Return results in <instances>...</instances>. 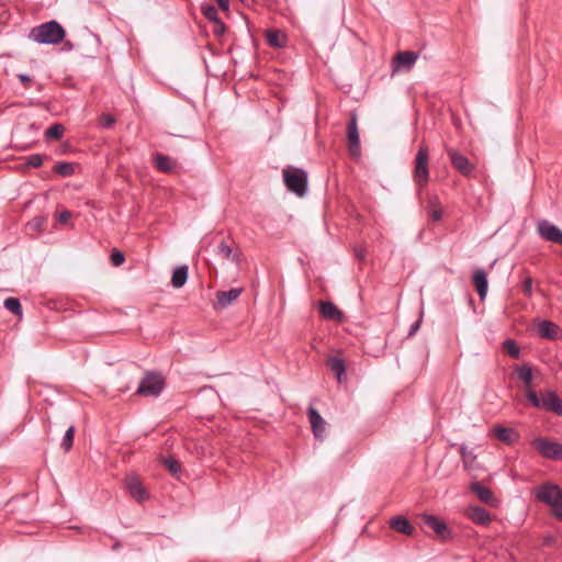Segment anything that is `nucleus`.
Wrapping results in <instances>:
<instances>
[{
  "instance_id": "33",
  "label": "nucleus",
  "mask_w": 562,
  "mask_h": 562,
  "mask_svg": "<svg viewBox=\"0 0 562 562\" xmlns=\"http://www.w3.org/2000/svg\"><path fill=\"white\" fill-rule=\"evenodd\" d=\"M517 375L519 380L524 382L525 385L529 386L532 382L533 375H532V369L529 366H521L517 368Z\"/></svg>"
},
{
  "instance_id": "41",
  "label": "nucleus",
  "mask_w": 562,
  "mask_h": 562,
  "mask_svg": "<svg viewBox=\"0 0 562 562\" xmlns=\"http://www.w3.org/2000/svg\"><path fill=\"white\" fill-rule=\"evenodd\" d=\"M125 261V256L122 251L114 249L111 254V262L113 266L119 267Z\"/></svg>"
},
{
  "instance_id": "13",
  "label": "nucleus",
  "mask_w": 562,
  "mask_h": 562,
  "mask_svg": "<svg viewBox=\"0 0 562 562\" xmlns=\"http://www.w3.org/2000/svg\"><path fill=\"white\" fill-rule=\"evenodd\" d=\"M424 526L430 528L439 539L448 540L451 538V531L447 524L434 515L423 516Z\"/></svg>"
},
{
  "instance_id": "16",
  "label": "nucleus",
  "mask_w": 562,
  "mask_h": 562,
  "mask_svg": "<svg viewBox=\"0 0 562 562\" xmlns=\"http://www.w3.org/2000/svg\"><path fill=\"white\" fill-rule=\"evenodd\" d=\"M493 435L505 445H513L519 439V435L516 430L501 425H495L492 429Z\"/></svg>"
},
{
  "instance_id": "48",
  "label": "nucleus",
  "mask_w": 562,
  "mask_h": 562,
  "mask_svg": "<svg viewBox=\"0 0 562 562\" xmlns=\"http://www.w3.org/2000/svg\"><path fill=\"white\" fill-rule=\"evenodd\" d=\"M18 78L23 85H27L31 82V77L26 74H20L18 75Z\"/></svg>"
},
{
  "instance_id": "34",
  "label": "nucleus",
  "mask_w": 562,
  "mask_h": 562,
  "mask_svg": "<svg viewBox=\"0 0 562 562\" xmlns=\"http://www.w3.org/2000/svg\"><path fill=\"white\" fill-rule=\"evenodd\" d=\"M504 350L508 353L513 359H518L520 357V348L516 344L514 339H506L503 342Z\"/></svg>"
},
{
  "instance_id": "44",
  "label": "nucleus",
  "mask_w": 562,
  "mask_h": 562,
  "mask_svg": "<svg viewBox=\"0 0 562 562\" xmlns=\"http://www.w3.org/2000/svg\"><path fill=\"white\" fill-rule=\"evenodd\" d=\"M551 508H552L553 516L557 519L562 520V498L557 503V505H554Z\"/></svg>"
},
{
  "instance_id": "19",
  "label": "nucleus",
  "mask_w": 562,
  "mask_h": 562,
  "mask_svg": "<svg viewBox=\"0 0 562 562\" xmlns=\"http://www.w3.org/2000/svg\"><path fill=\"white\" fill-rule=\"evenodd\" d=\"M241 288H232L228 291H218L216 293L217 305L221 308H225L231 305L234 301H236L241 294Z\"/></svg>"
},
{
  "instance_id": "46",
  "label": "nucleus",
  "mask_w": 562,
  "mask_h": 562,
  "mask_svg": "<svg viewBox=\"0 0 562 562\" xmlns=\"http://www.w3.org/2000/svg\"><path fill=\"white\" fill-rule=\"evenodd\" d=\"M355 256L359 260H362L366 257V250L363 248H361V247H355Z\"/></svg>"
},
{
  "instance_id": "24",
  "label": "nucleus",
  "mask_w": 562,
  "mask_h": 562,
  "mask_svg": "<svg viewBox=\"0 0 562 562\" xmlns=\"http://www.w3.org/2000/svg\"><path fill=\"white\" fill-rule=\"evenodd\" d=\"M469 517L473 522L481 526H487L492 521L490 513L480 506L470 508Z\"/></svg>"
},
{
  "instance_id": "51",
  "label": "nucleus",
  "mask_w": 562,
  "mask_h": 562,
  "mask_svg": "<svg viewBox=\"0 0 562 562\" xmlns=\"http://www.w3.org/2000/svg\"><path fill=\"white\" fill-rule=\"evenodd\" d=\"M214 33H215L216 35H222V34H223V33H221V27H217L216 25H215V27H214Z\"/></svg>"
},
{
  "instance_id": "36",
  "label": "nucleus",
  "mask_w": 562,
  "mask_h": 562,
  "mask_svg": "<svg viewBox=\"0 0 562 562\" xmlns=\"http://www.w3.org/2000/svg\"><path fill=\"white\" fill-rule=\"evenodd\" d=\"M162 463L173 476H178L181 473V465L175 458H164Z\"/></svg>"
},
{
  "instance_id": "26",
  "label": "nucleus",
  "mask_w": 562,
  "mask_h": 562,
  "mask_svg": "<svg viewBox=\"0 0 562 562\" xmlns=\"http://www.w3.org/2000/svg\"><path fill=\"white\" fill-rule=\"evenodd\" d=\"M327 363L330 370L335 373L339 383L346 380V366L341 358L330 357Z\"/></svg>"
},
{
  "instance_id": "22",
  "label": "nucleus",
  "mask_w": 562,
  "mask_h": 562,
  "mask_svg": "<svg viewBox=\"0 0 562 562\" xmlns=\"http://www.w3.org/2000/svg\"><path fill=\"white\" fill-rule=\"evenodd\" d=\"M471 491L485 504L494 505L496 499L493 492L482 485L480 482H473L470 486Z\"/></svg>"
},
{
  "instance_id": "43",
  "label": "nucleus",
  "mask_w": 562,
  "mask_h": 562,
  "mask_svg": "<svg viewBox=\"0 0 562 562\" xmlns=\"http://www.w3.org/2000/svg\"><path fill=\"white\" fill-rule=\"evenodd\" d=\"M532 279L530 277L526 278L522 283V292L526 296L530 297L532 295Z\"/></svg>"
},
{
  "instance_id": "47",
  "label": "nucleus",
  "mask_w": 562,
  "mask_h": 562,
  "mask_svg": "<svg viewBox=\"0 0 562 562\" xmlns=\"http://www.w3.org/2000/svg\"><path fill=\"white\" fill-rule=\"evenodd\" d=\"M419 327H420V321L415 322L411 326V329L408 331V336L411 337V336L415 335L417 333V330L419 329Z\"/></svg>"
},
{
  "instance_id": "12",
  "label": "nucleus",
  "mask_w": 562,
  "mask_h": 562,
  "mask_svg": "<svg viewBox=\"0 0 562 562\" xmlns=\"http://www.w3.org/2000/svg\"><path fill=\"white\" fill-rule=\"evenodd\" d=\"M308 419L311 423L312 431L317 440L323 441L326 437V420L322 417L318 411L310 406L307 409Z\"/></svg>"
},
{
  "instance_id": "21",
  "label": "nucleus",
  "mask_w": 562,
  "mask_h": 562,
  "mask_svg": "<svg viewBox=\"0 0 562 562\" xmlns=\"http://www.w3.org/2000/svg\"><path fill=\"white\" fill-rule=\"evenodd\" d=\"M537 330L542 338L551 340L559 338L560 328L550 321H541L537 326Z\"/></svg>"
},
{
  "instance_id": "3",
  "label": "nucleus",
  "mask_w": 562,
  "mask_h": 562,
  "mask_svg": "<svg viewBox=\"0 0 562 562\" xmlns=\"http://www.w3.org/2000/svg\"><path fill=\"white\" fill-rule=\"evenodd\" d=\"M526 397L533 407L562 416V401L554 391H547L542 396H539L535 390L529 387Z\"/></svg>"
},
{
  "instance_id": "38",
  "label": "nucleus",
  "mask_w": 562,
  "mask_h": 562,
  "mask_svg": "<svg viewBox=\"0 0 562 562\" xmlns=\"http://www.w3.org/2000/svg\"><path fill=\"white\" fill-rule=\"evenodd\" d=\"M46 223V216L44 215H38V216H35L33 217L29 223H27V228L30 231H33V232H40L43 229L44 225Z\"/></svg>"
},
{
  "instance_id": "7",
  "label": "nucleus",
  "mask_w": 562,
  "mask_h": 562,
  "mask_svg": "<svg viewBox=\"0 0 562 562\" xmlns=\"http://www.w3.org/2000/svg\"><path fill=\"white\" fill-rule=\"evenodd\" d=\"M446 153L450 159L452 167L463 177L471 178L474 176L475 166L463 154L454 148H447Z\"/></svg>"
},
{
  "instance_id": "27",
  "label": "nucleus",
  "mask_w": 562,
  "mask_h": 562,
  "mask_svg": "<svg viewBox=\"0 0 562 562\" xmlns=\"http://www.w3.org/2000/svg\"><path fill=\"white\" fill-rule=\"evenodd\" d=\"M266 40L269 46L274 48H281L284 46L285 37L280 33L279 30L269 29L266 32Z\"/></svg>"
},
{
  "instance_id": "45",
  "label": "nucleus",
  "mask_w": 562,
  "mask_h": 562,
  "mask_svg": "<svg viewBox=\"0 0 562 562\" xmlns=\"http://www.w3.org/2000/svg\"><path fill=\"white\" fill-rule=\"evenodd\" d=\"M72 214L70 211H63L59 213L58 215V221L61 223V224H67L69 222V220L71 218Z\"/></svg>"
},
{
  "instance_id": "18",
  "label": "nucleus",
  "mask_w": 562,
  "mask_h": 562,
  "mask_svg": "<svg viewBox=\"0 0 562 562\" xmlns=\"http://www.w3.org/2000/svg\"><path fill=\"white\" fill-rule=\"evenodd\" d=\"M126 487L130 494L138 502H143L148 497L142 482L136 476H130L126 479Z\"/></svg>"
},
{
  "instance_id": "42",
  "label": "nucleus",
  "mask_w": 562,
  "mask_h": 562,
  "mask_svg": "<svg viewBox=\"0 0 562 562\" xmlns=\"http://www.w3.org/2000/svg\"><path fill=\"white\" fill-rule=\"evenodd\" d=\"M115 119L110 114H102L100 117V124L102 127L110 128L114 125Z\"/></svg>"
},
{
  "instance_id": "14",
  "label": "nucleus",
  "mask_w": 562,
  "mask_h": 562,
  "mask_svg": "<svg viewBox=\"0 0 562 562\" xmlns=\"http://www.w3.org/2000/svg\"><path fill=\"white\" fill-rule=\"evenodd\" d=\"M418 55L411 50H401L394 56L392 66L394 71L409 70L417 60Z\"/></svg>"
},
{
  "instance_id": "39",
  "label": "nucleus",
  "mask_w": 562,
  "mask_h": 562,
  "mask_svg": "<svg viewBox=\"0 0 562 562\" xmlns=\"http://www.w3.org/2000/svg\"><path fill=\"white\" fill-rule=\"evenodd\" d=\"M74 435H75V426L74 425H70L68 427V429L66 430L64 437H63V441H61V447L66 450V451H69L70 448L72 447V441H74Z\"/></svg>"
},
{
  "instance_id": "28",
  "label": "nucleus",
  "mask_w": 562,
  "mask_h": 562,
  "mask_svg": "<svg viewBox=\"0 0 562 562\" xmlns=\"http://www.w3.org/2000/svg\"><path fill=\"white\" fill-rule=\"evenodd\" d=\"M188 280V267L187 266H180L175 269L172 277H171V284L175 288H181L186 284Z\"/></svg>"
},
{
  "instance_id": "25",
  "label": "nucleus",
  "mask_w": 562,
  "mask_h": 562,
  "mask_svg": "<svg viewBox=\"0 0 562 562\" xmlns=\"http://www.w3.org/2000/svg\"><path fill=\"white\" fill-rule=\"evenodd\" d=\"M201 11L205 19L216 24L217 27H221V33L225 32V24L220 19L217 9L213 4H202Z\"/></svg>"
},
{
  "instance_id": "29",
  "label": "nucleus",
  "mask_w": 562,
  "mask_h": 562,
  "mask_svg": "<svg viewBox=\"0 0 562 562\" xmlns=\"http://www.w3.org/2000/svg\"><path fill=\"white\" fill-rule=\"evenodd\" d=\"M216 254L223 259H231L236 263L239 262V256L237 254H233V248L225 241H221L217 245Z\"/></svg>"
},
{
  "instance_id": "8",
  "label": "nucleus",
  "mask_w": 562,
  "mask_h": 562,
  "mask_svg": "<svg viewBox=\"0 0 562 562\" xmlns=\"http://www.w3.org/2000/svg\"><path fill=\"white\" fill-rule=\"evenodd\" d=\"M533 448L544 458L550 460L562 459V445L550 441L547 438L538 437L532 441Z\"/></svg>"
},
{
  "instance_id": "17",
  "label": "nucleus",
  "mask_w": 562,
  "mask_h": 562,
  "mask_svg": "<svg viewBox=\"0 0 562 562\" xmlns=\"http://www.w3.org/2000/svg\"><path fill=\"white\" fill-rule=\"evenodd\" d=\"M154 165L155 167L165 173H172L177 170L178 164L171 157L157 153L154 156Z\"/></svg>"
},
{
  "instance_id": "15",
  "label": "nucleus",
  "mask_w": 562,
  "mask_h": 562,
  "mask_svg": "<svg viewBox=\"0 0 562 562\" xmlns=\"http://www.w3.org/2000/svg\"><path fill=\"white\" fill-rule=\"evenodd\" d=\"M472 282H473V285H474L480 299L483 301L487 294V289H488L486 271L484 269H476L473 272Z\"/></svg>"
},
{
  "instance_id": "2",
  "label": "nucleus",
  "mask_w": 562,
  "mask_h": 562,
  "mask_svg": "<svg viewBox=\"0 0 562 562\" xmlns=\"http://www.w3.org/2000/svg\"><path fill=\"white\" fill-rule=\"evenodd\" d=\"M283 180L286 189L302 198L307 193L308 176L304 169L286 167L283 169Z\"/></svg>"
},
{
  "instance_id": "1",
  "label": "nucleus",
  "mask_w": 562,
  "mask_h": 562,
  "mask_svg": "<svg viewBox=\"0 0 562 562\" xmlns=\"http://www.w3.org/2000/svg\"><path fill=\"white\" fill-rule=\"evenodd\" d=\"M66 31L56 20L42 23L31 29L29 38L37 44L57 45L65 40Z\"/></svg>"
},
{
  "instance_id": "20",
  "label": "nucleus",
  "mask_w": 562,
  "mask_h": 562,
  "mask_svg": "<svg viewBox=\"0 0 562 562\" xmlns=\"http://www.w3.org/2000/svg\"><path fill=\"white\" fill-rule=\"evenodd\" d=\"M319 313L327 321H340L342 318V313L329 301H322L319 303Z\"/></svg>"
},
{
  "instance_id": "35",
  "label": "nucleus",
  "mask_w": 562,
  "mask_h": 562,
  "mask_svg": "<svg viewBox=\"0 0 562 562\" xmlns=\"http://www.w3.org/2000/svg\"><path fill=\"white\" fill-rule=\"evenodd\" d=\"M54 171L59 175V176H63V177H69L74 173L75 169H74V166L70 162H67V161H58L55 166H54Z\"/></svg>"
},
{
  "instance_id": "31",
  "label": "nucleus",
  "mask_w": 562,
  "mask_h": 562,
  "mask_svg": "<svg viewBox=\"0 0 562 562\" xmlns=\"http://www.w3.org/2000/svg\"><path fill=\"white\" fill-rule=\"evenodd\" d=\"M65 126L60 123L52 124L44 133L45 138L48 139H60L64 135Z\"/></svg>"
},
{
  "instance_id": "30",
  "label": "nucleus",
  "mask_w": 562,
  "mask_h": 562,
  "mask_svg": "<svg viewBox=\"0 0 562 562\" xmlns=\"http://www.w3.org/2000/svg\"><path fill=\"white\" fill-rule=\"evenodd\" d=\"M429 217L434 222H438L442 218V211L437 198L430 199L427 207Z\"/></svg>"
},
{
  "instance_id": "9",
  "label": "nucleus",
  "mask_w": 562,
  "mask_h": 562,
  "mask_svg": "<svg viewBox=\"0 0 562 562\" xmlns=\"http://www.w3.org/2000/svg\"><path fill=\"white\" fill-rule=\"evenodd\" d=\"M537 232L542 239L562 246V231L548 220L538 222Z\"/></svg>"
},
{
  "instance_id": "11",
  "label": "nucleus",
  "mask_w": 562,
  "mask_h": 562,
  "mask_svg": "<svg viewBox=\"0 0 562 562\" xmlns=\"http://www.w3.org/2000/svg\"><path fill=\"white\" fill-rule=\"evenodd\" d=\"M347 142L348 149L351 156H360V138L357 123V115L352 114L347 124Z\"/></svg>"
},
{
  "instance_id": "50",
  "label": "nucleus",
  "mask_w": 562,
  "mask_h": 562,
  "mask_svg": "<svg viewBox=\"0 0 562 562\" xmlns=\"http://www.w3.org/2000/svg\"><path fill=\"white\" fill-rule=\"evenodd\" d=\"M65 47H66V49H69V50H70V49H72V48H74V45H72L70 42H66V43H65Z\"/></svg>"
},
{
  "instance_id": "5",
  "label": "nucleus",
  "mask_w": 562,
  "mask_h": 562,
  "mask_svg": "<svg viewBox=\"0 0 562 562\" xmlns=\"http://www.w3.org/2000/svg\"><path fill=\"white\" fill-rule=\"evenodd\" d=\"M429 153L426 146H420L415 156L414 180L419 187L427 184L429 180Z\"/></svg>"
},
{
  "instance_id": "4",
  "label": "nucleus",
  "mask_w": 562,
  "mask_h": 562,
  "mask_svg": "<svg viewBox=\"0 0 562 562\" xmlns=\"http://www.w3.org/2000/svg\"><path fill=\"white\" fill-rule=\"evenodd\" d=\"M164 379L157 372H147L136 390L137 395L157 397L164 390Z\"/></svg>"
},
{
  "instance_id": "6",
  "label": "nucleus",
  "mask_w": 562,
  "mask_h": 562,
  "mask_svg": "<svg viewBox=\"0 0 562 562\" xmlns=\"http://www.w3.org/2000/svg\"><path fill=\"white\" fill-rule=\"evenodd\" d=\"M535 497L550 507L557 505L562 498V490L559 485L552 483H544L533 491Z\"/></svg>"
},
{
  "instance_id": "32",
  "label": "nucleus",
  "mask_w": 562,
  "mask_h": 562,
  "mask_svg": "<svg viewBox=\"0 0 562 562\" xmlns=\"http://www.w3.org/2000/svg\"><path fill=\"white\" fill-rule=\"evenodd\" d=\"M3 306L14 315H22V305L19 299L8 297L4 300Z\"/></svg>"
},
{
  "instance_id": "10",
  "label": "nucleus",
  "mask_w": 562,
  "mask_h": 562,
  "mask_svg": "<svg viewBox=\"0 0 562 562\" xmlns=\"http://www.w3.org/2000/svg\"><path fill=\"white\" fill-rule=\"evenodd\" d=\"M537 232L542 239L562 246V231L548 220L538 222Z\"/></svg>"
},
{
  "instance_id": "40",
  "label": "nucleus",
  "mask_w": 562,
  "mask_h": 562,
  "mask_svg": "<svg viewBox=\"0 0 562 562\" xmlns=\"http://www.w3.org/2000/svg\"><path fill=\"white\" fill-rule=\"evenodd\" d=\"M44 157L43 155L41 154H33V155H30L27 158H26V165L29 167H33V168H38L43 165V161H44Z\"/></svg>"
},
{
  "instance_id": "49",
  "label": "nucleus",
  "mask_w": 562,
  "mask_h": 562,
  "mask_svg": "<svg viewBox=\"0 0 562 562\" xmlns=\"http://www.w3.org/2000/svg\"><path fill=\"white\" fill-rule=\"evenodd\" d=\"M217 3H218V7L224 10V11H227L228 8H229V1L228 0H217Z\"/></svg>"
},
{
  "instance_id": "23",
  "label": "nucleus",
  "mask_w": 562,
  "mask_h": 562,
  "mask_svg": "<svg viewBox=\"0 0 562 562\" xmlns=\"http://www.w3.org/2000/svg\"><path fill=\"white\" fill-rule=\"evenodd\" d=\"M390 526L400 533L411 536L415 531L414 526L404 516H394L390 520Z\"/></svg>"
},
{
  "instance_id": "37",
  "label": "nucleus",
  "mask_w": 562,
  "mask_h": 562,
  "mask_svg": "<svg viewBox=\"0 0 562 562\" xmlns=\"http://www.w3.org/2000/svg\"><path fill=\"white\" fill-rule=\"evenodd\" d=\"M459 451L462 457L464 467L469 468L475 460L476 456L465 445H461Z\"/></svg>"
}]
</instances>
